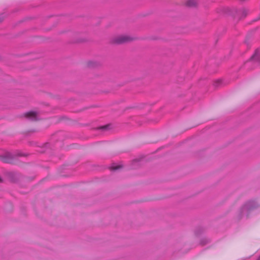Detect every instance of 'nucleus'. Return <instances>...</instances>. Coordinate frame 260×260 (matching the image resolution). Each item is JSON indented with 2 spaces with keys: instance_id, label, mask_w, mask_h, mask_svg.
<instances>
[{
  "instance_id": "f257e3e1",
  "label": "nucleus",
  "mask_w": 260,
  "mask_h": 260,
  "mask_svg": "<svg viewBox=\"0 0 260 260\" xmlns=\"http://www.w3.org/2000/svg\"><path fill=\"white\" fill-rule=\"evenodd\" d=\"M132 39L127 36H120L117 37L114 40V43L117 44H121L131 40Z\"/></svg>"
},
{
  "instance_id": "f03ea898",
  "label": "nucleus",
  "mask_w": 260,
  "mask_h": 260,
  "mask_svg": "<svg viewBox=\"0 0 260 260\" xmlns=\"http://www.w3.org/2000/svg\"><path fill=\"white\" fill-rule=\"evenodd\" d=\"M25 116L29 119L31 120H36L38 119V116L36 112L30 111L25 114Z\"/></svg>"
},
{
  "instance_id": "7ed1b4c3",
  "label": "nucleus",
  "mask_w": 260,
  "mask_h": 260,
  "mask_svg": "<svg viewBox=\"0 0 260 260\" xmlns=\"http://www.w3.org/2000/svg\"><path fill=\"white\" fill-rule=\"evenodd\" d=\"M253 207V202L252 201L246 203L243 208V210H249Z\"/></svg>"
},
{
  "instance_id": "20e7f679",
  "label": "nucleus",
  "mask_w": 260,
  "mask_h": 260,
  "mask_svg": "<svg viewBox=\"0 0 260 260\" xmlns=\"http://www.w3.org/2000/svg\"><path fill=\"white\" fill-rule=\"evenodd\" d=\"M197 2L196 0H189L186 5L188 6H194L196 5Z\"/></svg>"
},
{
  "instance_id": "39448f33",
  "label": "nucleus",
  "mask_w": 260,
  "mask_h": 260,
  "mask_svg": "<svg viewBox=\"0 0 260 260\" xmlns=\"http://www.w3.org/2000/svg\"><path fill=\"white\" fill-rule=\"evenodd\" d=\"M121 167V166L120 165H117L116 164H113L111 166V169L112 170H117L119 169V168H120Z\"/></svg>"
},
{
  "instance_id": "423d86ee",
  "label": "nucleus",
  "mask_w": 260,
  "mask_h": 260,
  "mask_svg": "<svg viewBox=\"0 0 260 260\" xmlns=\"http://www.w3.org/2000/svg\"><path fill=\"white\" fill-rule=\"evenodd\" d=\"M257 51H256L255 52V53L254 54V55L251 57L252 60H254L257 59Z\"/></svg>"
},
{
  "instance_id": "0eeeda50",
  "label": "nucleus",
  "mask_w": 260,
  "mask_h": 260,
  "mask_svg": "<svg viewBox=\"0 0 260 260\" xmlns=\"http://www.w3.org/2000/svg\"><path fill=\"white\" fill-rule=\"evenodd\" d=\"M3 17L2 16V15H0V22L2 21L3 19Z\"/></svg>"
},
{
  "instance_id": "6e6552de",
  "label": "nucleus",
  "mask_w": 260,
  "mask_h": 260,
  "mask_svg": "<svg viewBox=\"0 0 260 260\" xmlns=\"http://www.w3.org/2000/svg\"><path fill=\"white\" fill-rule=\"evenodd\" d=\"M257 260H260V255H259V257H258V258Z\"/></svg>"
}]
</instances>
